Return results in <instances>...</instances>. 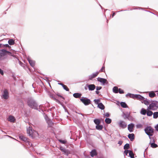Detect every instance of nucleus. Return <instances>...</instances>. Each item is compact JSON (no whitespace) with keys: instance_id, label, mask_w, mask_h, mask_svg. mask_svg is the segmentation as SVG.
Instances as JSON below:
<instances>
[{"instance_id":"obj_1","label":"nucleus","mask_w":158,"mask_h":158,"mask_svg":"<svg viewBox=\"0 0 158 158\" xmlns=\"http://www.w3.org/2000/svg\"><path fill=\"white\" fill-rule=\"evenodd\" d=\"M12 57H15V55L11 52L5 48L0 49V60H5L7 62L9 60L12 59Z\"/></svg>"},{"instance_id":"obj_2","label":"nucleus","mask_w":158,"mask_h":158,"mask_svg":"<svg viewBox=\"0 0 158 158\" xmlns=\"http://www.w3.org/2000/svg\"><path fill=\"white\" fill-rule=\"evenodd\" d=\"M27 104L30 108L36 110L40 112L38 108V105L36 101L32 98L30 97L28 98Z\"/></svg>"},{"instance_id":"obj_3","label":"nucleus","mask_w":158,"mask_h":158,"mask_svg":"<svg viewBox=\"0 0 158 158\" xmlns=\"http://www.w3.org/2000/svg\"><path fill=\"white\" fill-rule=\"evenodd\" d=\"M154 130L150 126H147L144 129L145 133L148 135L149 139H151L152 136L154 133Z\"/></svg>"},{"instance_id":"obj_4","label":"nucleus","mask_w":158,"mask_h":158,"mask_svg":"<svg viewBox=\"0 0 158 158\" xmlns=\"http://www.w3.org/2000/svg\"><path fill=\"white\" fill-rule=\"evenodd\" d=\"M80 100L85 106H88L91 104V101L87 97H82L80 98Z\"/></svg>"},{"instance_id":"obj_5","label":"nucleus","mask_w":158,"mask_h":158,"mask_svg":"<svg viewBox=\"0 0 158 158\" xmlns=\"http://www.w3.org/2000/svg\"><path fill=\"white\" fill-rule=\"evenodd\" d=\"M1 97L2 99L5 100H7L9 98V92L7 89H4Z\"/></svg>"},{"instance_id":"obj_6","label":"nucleus","mask_w":158,"mask_h":158,"mask_svg":"<svg viewBox=\"0 0 158 158\" xmlns=\"http://www.w3.org/2000/svg\"><path fill=\"white\" fill-rule=\"evenodd\" d=\"M19 138L20 139L24 142L27 145L30 146L32 145V144L30 143L28 138L23 135H20Z\"/></svg>"},{"instance_id":"obj_7","label":"nucleus","mask_w":158,"mask_h":158,"mask_svg":"<svg viewBox=\"0 0 158 158\" xmlns=\"http://www.w3.org/2000/svg\"><path fill=\"white\" fill-rule=\"evenodd\" d=\"M97 80L98 81L102 83L103 85L108 84V81L105 78L98 77L97 78Z\"/></svg>"},{"instance_id":"obj_8","label":"nucleus","mask_w":158,"mask_h":158,"mask_svg":"<svg viewBox=\"0 0 158 158\" xmlns=\"http://www.w3.org/2000/svg\"><path fill=\"white\" fill-rule=\"evenodd\" d=\"M59 149L62 152H63V154L64 155H66L67 156H68L70 154V151L65 148H63L61 146H60L59 147Z\"/></svg>"},{"instance_id":"obj_9","label":"nucleus","mask_w":158,"mask_h":158,"mask_svg":"<svg viewBox=\"0 0 158 158\" xmlns=\"http://www.w3.org/2000/svg\"><path fill=\"white\" fill-rule=\"evenodd\" d=\"M135 124L133 123H131L128 125V130L130 132H133L134 130Z\"/></svg>"},{"instance_id":"obj_10","label":"nucleus","mask_w":158,"mask_h":158,"mask_svg":"<svg viewBox=\"0 0 158 158\" xmlns=\"http://www.w3.org/2000/svg\"><path fill=\"white\" fill-rule=\"evenodd\" d=\"M86 86L87 87L89 91L94 90L96 88L95 85L94 84L87 83L86 84Z\"/></svg>"},{"instance_id":"obj_11","label":"nucleus","mask_w":158,"mask_h":158,"mask_svg":"<svg viewBox=\"0 0 158 158\" xmlns=\"http://www.w3.org/2000/svg\"><path fill=\"white\" fill-rule=\"evenodd\" d=\"M118 125L119 127L123 129L125 128L127 126V124L123 121L120 120L118 123Z\"/></svg>"},{"instance_id":"obj_12","label":"nucleus","mask_w":158,"mask_h":158,"mask_svg":"<svg viewBox=\"0 0 158 158\" xmlns=\"http://www.w3.org/2000/svg\"><path fill=\"white\" fill-rule=\"evenodd\" d=\"M27 59L30 66H31L32 67H33L35 65V61L32 60L29 56H28Z\"/></svg>"},{"instance_id":"obj_13","label":"nucleus","mask_w":158,"mask_h":158,"mask_svg":"<svg viewBox=\"0 0 158 158\" xmlns=\"http://www.w3.org/2000/svg\"><path fill=\"white\" fill-rule=\"evenodd\" d=\"M99 74V72L97 71L96 73H93L92 74L88 76L89 80H92L93 78L96 77Z\"/></svg>"},{"instance_id":"obj_14","label":"nucleus","mask_w":158,"mask_h":158,"mask_svg":"<svg viewBox=\"0 0 158 158\" xmlns=\"http://www.w3.org/2000/svg\"><path fill=\"white\" fill-rule=\"evenodd\" d=\"M134 99H137L138 100H144L145 98L140 94H135Z\"/></svg>"},{"instance_id":"obj_15","label":"nucleus","mask_w":158,"mask_h":158,"mask_svg":"<svg viewBox=\"0 0 158 158\" xmlns=\"http://www.w3.org/2000/svg\"><path fill=\"white\" fill-rule=\"evenodd\" d=\"M27 133L29 134V136H31L33 139H34V137L32 134V130L29 127L27 129Z\"/></svg>"},{"instance_id":"obj_16","label":"nucleus","mask_w":158,"mask_h":158,"mask_svg":"<svg viewBox=\"0 0 158 158\" xmlns=\"http://www.w3.org/2000/svg\"><path fill=\"white\" fill-rule=\"evenodd\" d=\"M90 154L92 157H93L94 156H97L98 154V153L96 149H92L91 152H90Z\"/></svg>"},{"instance_id":"obj_17","label":"nucleus","mask_w":158,"mask_h":158,"mask_svg":"<svg viewBox=\"0 0 158 158\" xmlns=\"http://www.w3.org/2000/svg\"><path fill=\"white\" fill-rule=\"evenodd\" d=\"M130 112H126V113H125L124 112H123L122 116L124 118V119H127V118L130 115Z\"/></svg>"},{"instance_id":"obj_18","label":"nucleus","mask_w":158,"mask_h":158,"mask_svg":"<svg viewBox=\"0 0 158 158\" xmlns=\"http://www.w3.org/2000/svg\"><path fill=\"white\" fill-rule=\"evenodd\" d=\"M128 137L131 141H133L135 138V135L133 133L129 134Z\"/></svg>"},{"instance_id":"obj_19","label":"nucleus","mask_w":158,"mask_h":158,"mask_svg":"<svg viewBox=\"0 0 158 158\" xmlns=\"http://www.w3.org/2000/svg\"><path fill=\"white\" fill-rule=\"evenodd\" d=\"M8 119V121L12 123H14L15 120V117L12 115L9 116Z\"/></svg>"},{"instance_id":"obj_20","label":"nucleus","mask_w":158,"mask_h":158,"mask_svg":"<svg viewBox=\"0 0 158 158\" xmlns=\"http://www.w3.org/2000/svg\"><path fill=\"white\" fill-rule=\"evenodd\" d=\"M155 102H152L149 105V106L150 107V108L153 107H158V106L157 105V103H158V102L156 101H154Z\"/></svg>"},{"instance_id":"obj_21","label":"nucleus","mask_w":158,"mask_h":158,"mask_svg":"<svg viewBox=\"0 0 158 158\" xmlns=\"http://www.w3.org/2000/svg\"><path fill=\"white\" fill-rule=\"evenodd\" d=\"M45 119L47 122V123L49 125L50 124H51L52 123V121L51 119L49 118L48 116L47 115H45L44 116Z\"/></svg>"},{"instance_id":"obj_22","label":"nucleus","mask_w":158,"mask_h":158,"mask_svg":"<svg viewBox=\"0 0 158 158\" xmlns=\"http://www.w3.org/2000/svg\"><path fill=\"white\" fill-rule=\"evenodd\" d=\"M82 95V94L79 93H76L73 94V96L75 98H78L80 97Z\"/></svg>"},{"instance_id":"obj_23","label":"nucleus","mask_w":158,"mask_h":158,"mask_svg":"<svg viewBox=\"0 0 158 158\" xmlns=\"http://www.w3.org/2000/svg\"><path fill=\"white\" fill-rule=\"evenodd\" d=\"M98 107L101 110H104L105 108L104 106L101 102L99 103L98 105Z\"/></svg>"},{"instance_id":"obj_24","label":"nucleus","mask_w":158,"mask_h":158,"mask_svg":"<svg viewBox=\"0 0 158 158\" xmlns=\"http://www.w3.org/2000/svg\"><path fill=\"white\" fill-rule=\"evenodd\" d=\"M121 107L123 108H128V106L125 102H121L120 103Z\"/></svg>"},{"instance_id":"obj_25","label":"nucleus","mask_w":158,"mask_h":158,"mask_svg":"<svg viewBox=\"0 0 158 158\" xmlns=\"http://www.w3.org/2000/svg\"><path fill=\"white\" fill-rule=\"evenodd\" d=\"M149 108L148 107L147 110H148V111L147 112L146 114L148 116L150 117L151 116L152 114H153V112L149 110Z\"/></svg>"},{"instance_id":"obj_26","label":"nucleus","mask_w":158,"mask_h":158,"mask_svg":"<svg viewBox=\"0 0 158 158\" xmlns=\"http://www.w3.org/2000/svg\"><path fill=\"white\" fill-rule=\"evenodd\" d=\"M15 40L11 39H9L8 41V43L9 45H12L15 44Z\"/></svg>"},{"instance_id":"obj_27","label":"nucleus","mask_w":158,"mask_h":158,"mask_svg":"<svg viewBox=\"0 0 158 158\" xmlns=\"http://www.w3.org/2000/svg\"><path fill=\"white\" fill-rule=\"evenodd\" d=\"M147 110L144 108H142L140 111V114L143 115H145L147 114Z\"/></svg>"},{"instance_id":"obj_28","label":"nucleus","mask_w":158,"mask_h":158,"mask_svg":"<svg viewBox=\"0 0 158 158\" xmlns=\"http://www.w3.org/2000/svg\"><path fill=\"white\" fill-rule=\"evenodd\" d=\"M15 60V61H18L19 64L22 67H24V64L21 61H20L19 59L15 55V57H13Z\"/></svg>"},{"instance_id":"obj_29","label":"nucleus","mask_w":158,"mask_h":158,"mask_svg":"<svg viewBox=\"0 0 158 158\" xmlns=\"http://www.w3.org/2000/svg\"><path fill=\"white\" fill-rule=\"evenodd\" d=\"M149 96L151 98H153L156 96V94L153 91L149 92Z\"/></svg>"},{"instance_id":"obj_30","label":"nucleus","mask_w":158,"mask_h":158,"mask_svg":"<svg viewBox=\"0 0 158 158\" xmlns=\"http://www.w3.org/2000/svg\"><path fill=\"white\" fill-rule=\"evenodd\" d=\"M94 122L96 125H97L100 124V123H101V121L99 119L95 118L94 119Z\"/></svg>"},{"instance_id":"obj_31","label":"nucleus","mask_w":158,"mask_h":158,"mask_svg":"<svg viewBox=\"0 0 158 158\" xmlns=\"http://www.w3.org/2000/svg\"><path fill=\"white\" fill-rule=\"evenodd\" d=\"M103 128V126L100 124L96 125V128L98 130H101Z\"/></svg>"},{"instance_id":"obj_32","label":"nucleus","mask_w":158,"mask_h":158,"mask_svg":"<svg viewBox=\"0 0 158 158\" xmlns=\"http://www.w3.org/2000/svg\"><path fill=\"white\" fill-rule=\"evenodd\" d=\"M135 95V94H132L130 93H128V94L126 95L125 96L127 97H129L130 98L134 99Z\"/></svg>"},{"instance_id":"obj_33","label":"nucleus","mask_w":158,"mask_h":158,"mask_svg":"<svg viewBox=\"0 0 158 158\" xmlns=\"http://www.w3.org/2000/svg\"><path fill=\"white\" fill-rule=\"evenodd\" d=\"M118 88L117 86H114L112 89L113 92L115 94H117L118 93Z\"/></svg>"},{"instance_id":"obj_34","label":"nucleus","mask_w":158,"mask_h":158,"mask_svg":"<svg viewBox=\"0 0 158 158\" xmlns=\"http://www.w3.org/2000/svg\"><path fill=\"white\" fill-rule=\"evenodd\" d=\"M105 121L106 124H109L111 123L112 120L109 118H106Z\"/></svg>"},{"instance_id":"obj_35","label":"nucleus","mask_w":158,"mask_h":158,"mask_svg":"<svg viewBox=\"0 0 158 158\" xmlns=\"http://www.w3.org/2000/svg\"><path fill=\"white\" fill-rule=\"evenodd\" d=\"M143 102H142V103H143L146 105H148L149 103V100H148L147 98L145 99L144 100H142Z\"/></svg>"},{"instance_id":"obj_36","label":"nucleus","mask_w":158,"mask_h":158,"mask_svg":"<svg viewBox=\"0 0 158 158\" xmlns=\"http://www.w3.org/2000/svg\"><path fill=\"white\" fill-rule=\"evenodd\" d=\"M150 146L152 148H156L158 147L157 144L155 143H152L150 144Z\"/></svg>"},{"instance_id":"obj_37","label":"nucleus","mask_w":158,"mask_h":158,"mask_svg":"<svg viewBox=\"0 0 158 158\" xmlns=\"http://www.w3.org/2000/svg\"><path fill=\"white\" fill-rule=\"evenodd\" d=\"M129 156L131 158H135L134 157V154L133 152L130 150L129 153Z\"/></svg>"},{"instance_id":"obj_38","label":"nucleus","mask_w":158,"mask_h":158,"mask_svg":"<svg viewBox=\"0 0 158 158\" xmlns=\"http://www.w3.org/2000/svg\"><path fill=\"white\" fill-rule=\"evenodd\" d=\"M158 118V112H155L153 113V118L156 119Z\"/></svg>"},{"instance_id":"obj_39","label":"nucleus","mask_w":158,"mask_h":158,"mask_svg":"<svg viewBox=\"0 0 158 158\" xmlns=\"http://www.w3.org/2000/svg\"><path fill=\"white\" fill-rule=\"evenodd\" d=\"M130 148L129 144L128 143H126L123 147V149L126 150V149H128Z\"/></svg>"},{"instance_id":"obj_40","label":"nucleus","mask_w":158,"mask_h":158,"mask_svg":"<svg viewBox=\"0 0 158 158\" xmlns=\"http://www.w3.org/2000/svg\"><path fill=\"white\" fill-rule=\"evenodd\" d=\"M97 72H99V73L100 72H105V66L103 65L100 69L98 71H97Z\"/></svg>"},{"instance_id":"obj_41","label":"nucleus","mask_w":158,"mask_h":158,"mask_svg":"<svg viewBox=\"0 0 158 158\" xmlns=\"http://www.w3.org/2000/svg\"><path fill=\"white\" fill-rule=\"evenodd\" d=\"M58 141L62 144H66L67 143V141L65 140H62V139H59Z\"/></svg>"},{"instance_id":"obj_42","label":"nucleus","mask_w":158,"mask_h":158,"mask_svg":"<svg viewBox=\"0 0 158 158\" xmlns=\"http://www.w3.org/2000/svg\"><path fill=\"white\" fill-rule=\"evenodd\" d=\"M48 94L50 96V97L52 98H53L54 100L55 98H55V95L53 94H52L50 92H48Z\"/></svg>"},{"instance_id":"obj_43","label":"nucleus","mask_w":158,"mask_h":158,"mask_svg":"<svg viewBox=\"0 0 158 158\" xmlns=\"http://www.w3.org/2000/svg\"><path fill=\"white\" fill-rule=\"evenodd\" d=\"M94 103L95 104L98 105L99 103H100V100L99 99H95L94 100Z\"/></svg>"},{"instance_id":"obj_44","label":"nucleus","mask_w":158,"mask_h":158,"mask_svg":"<svg viewBox=\"0 0 158 158\" xmlns=\"http://www.w3.org/2000/svg\"><path fill=\"white\" fill-rule=\"evenodd\" d=\"M62 87L63 88V89L64 90H66V91H69V89L68 88V87H67V86L66 85H64L62 86Z\"/></svg>"},{"instance_id":"obj_45","label":"nucleus","mask_w":158,"mask_h":158,"mask_svg":"<svg viewBox=\"0 0 158 158\" xmlns=\"http://www.w3.org/2000/svg\"><path fill=\"white\" fill-rule=\"evenodd\" d=\"M127 119L129 121H132L133 120L134 118L132 116L130 115Z\"/></svg>"},{"instance_id":"obj_46","label":"nucleus","mask_w":158,"mask_h":158,"mask_svg":"<svg viewBox=\"0 0 158 158\" xmlns=\"http://www.w3.org/2000/svg\"><path fill=\"white\" fill-rule=\"evenodd\" d=\"M150 139L149 144H150V143H155V141L154 140V139L153 137L152 138L151 137V139Z\"/></svg>"},{"instance_id":"obj_47","label":"nucleus","mask_w":158,"mask_h":158,"mask_svg":"<svg viewBox=\"0 0 158 158\" xmlns=\"http://www.w3.org/2000/svg\"><path fill=\"white\" fill-rule=\"evenodd\" d=\"M118 92L120 94H123L124 93V91L121 88H118Z\"/></svg>"},{"instance_id":"obj_48","label":"nucleus","mask_w":158,"mask_h":158,"mask_svg":"<svg viewBox=\"0 0 158 158\" xmlns=\"http://www.w3.org/2000/svg\"><path fill=\"white\" fill-rule=\"evenodd\" d=\"M126 10H122L120 11L116 12V13L118 12H120V11H126ZM112 13H113L112 14V17H113L115 15L116 13H115V12L114 11H112Z\"/></svg>"},{"instance_id":"obj_49","label":"nucleus","mask_w":158,"mask_h":158,"mask_svg":"<svg viewBox=\"0 0 158 158\" xmlns=\"http://www.w3.org/2000/svg\"><path fill=\"white\" fill-rule=\"evenodd\" d=\"M130 151V150H125L124 152V155L127 156L128 153H129Z\"/></svg>"},{"instance_id":"obj_50","label":"nucleus","mask_w":158,"mask_h":158,"mask_svg":"<svg viewBox=\"0 0 158 158\" xmlns=\"http://www.w3.org/2000/svg\"><path fill=\"white\" fill-rule=\"evenodd\" d=\"M56 94V95H57L58 97H60L61 98H62L64 100L65 99L64 97H63L62 96L60 93H57Z\"/></svg>"},{"instance_id":"obj_51","label":"nucleus","mask_w":158,"mask_h":158,"mask_svg":"<svg viewBox=\"0 0 158 158\" xmlns=\"http://www.w3.org/2000/svg\"><path fill=\"white\" fill-rule=\"evenodd\" d=\"M3 48H4L5 47L6 48H10L11 47L9 45V44H2Z\"/></svg>"},{"instance_id":"obj_52","label":"nucleus","mask_w":158,"mask_h":158,"mask_svg":"<svg viewBox=\"0 0 158 158\" xmlns=\"http://www.w3.org/2000/svg\"><path fill=\"white\" fill-rule=\"evenodd\" d=\"M136 127L137 128H140L141 127H142V125L141 124L139 123V124H136Z\"/></svg>"},{"instance_id":"obj_53","label":"nucleus","mask_w":158,"mask_h":158,"mask_svg":"<svg viewBox=\"0 0 158 158\" xmlns=\"http://www.w3.org/2000/svg\"><path fill=\"white\" fill-rule=\"evenodd\" d=\"M54 100L56 102L58 103V104H60V105L62 104V103H61L60 101H59L58 99H56V98H55Z\"/></svg>"},{"instance_id":"obj_54","label":"nucleus","mask_w":158,"mask_h":158,"mask_svg":"<svg viewBox=\"0 0 158 158\" xmlns=\"http://www.w3.org/2000/svg\"><path fill=\"white\" fill-rule=\"evenodd\" d=\"M103 115L107 117H109L110 116V114L109 112H106Z\"/></svg>"},{"instance_id":"obj_55","label":"nucleus","mask_w":158,"mask_h":158,"mask_svg":"<svg viewBox=\"0 0 158 158\" xmlns=\"http://www.w3.org/2000/svg\"><path fill=\"white\" fill-rule=\"evenodd\" d=\"M96 89L97 90H99L102 88V87L100 86H97L96 87Z\"/></svg>"},{"instance_id":"obj_56","label":"nucleus","mask_w":158,"mask_h":158,"mask_svg":"<svg viewBox=\"0 0 158 158\" xmlns=\"http://www.w3.org/2000/svg\"><path fill=\"white\" fill-rule=\"evenodd\" d=\"M0 74L2 75L4 74V72L3 70L0 68Z\"/></svg>"},{"instance_id":"obj_57","label":"nucleus","mask_w":158,"mask_h":158,"mask_svg":"<svg viewBox=\"0 0 158 158\" xmlns=\"http://www.w3.org/2000/svg\"><path fill=\"white\" fill-rule=\"evenodd\" d=\"M155 130L156 131H158V124H157L155 127H154Z\"/></svg>"},{"instance_id":"obj_58","label":"nucleus","mask_w":158,"mask_h":158,"mask_svg":"<svg viewBox=\"0 0 158 158\" xmlns=\"http://www.w3.org/2000/svg\"><path fill=\"white\" fill-rule=\"evenodd\" d=\"M137 9L143 10V8H142L140 7H135L134 8V10Z\"/></svg>"},{"instance_id":"obj_59","label":"nucleus","mask_w":158,"mask_h":158,"mask_svg":"<svg viewBox=\"0 0 158 158\" xmlns=\"http://www.w3.org/2000/svg\"><path fill=\"white\" fill-rule=\"evenodd\" d=\"M123 143V141H119L118 142V143L120 145H121Z\"/></svg>"},{"instance_id":"obj_60","label":"nucleus","mask_w":158,"mask_h":158,"mask_svg":"<svg viewBox=\"0 0 158 158\" xmlns=\"http://www.w3.org/2000/svg\"><path fill=\"white\" fill-rule=\"evenodd\" d=\"M61 106H62V107L63 108L64 110H65V109H66V107L65 106H64V105L63 103L61 105Z\"/></svg>"},{"instance_id":"obj_61","label":"nucleus","mask_w":158,"mask_h":158,"mask_svg":"<svg viewBox=\"0 0 158 158\" xmlns=\"http://www.w3.org/2000/svg\"><path fill=\"white\" fill-rule=\"evenodd\" d=\"M99 90H96V91H95V93L96 94L98 95V94L99 93H100V92L99 91H98Z\"/></svg>"},{"instance_id":"obj_62","label":"nucleus","mask_w":158,"mask_h":158,"mask_svg":"<svg viewBox=\"0 0 158 158\" xmlns=\"http://www.w3.org/2000/svg\"><path fill=\"white\" fill-rule=\"evenodd\" d=\"M64 111H65V112H67L68 113V114L69 115V112L68 111V110H67V108H66V109H65V110H64Z\"/></svg>"},{"instance_id":"obj_63","label":"nucleus","mask_w":158,"mask_h":158,"mask_svg":"<svg viewBox=\"0 0 158 158\" xmlns=\"http://www.w3.org/2000/svg\"><path fill=\"white\" fill-rule=\"evenodd\" d=\"M13 80L15 81H16L17 80V78H16V76H14V77H13Z\"/></svg>"},{"instance_id":"obj_64","label":"nucleus","mask_w":158,"mask_h":158,"mask_svg":"<svg viewBox=\"0 0 158 158\" xmlns=\"http://www.w3.org/2000/svg\"><path fill=\"white\" fill-rule=\"evenodd\" d=\"M123 137L125 139L128 140V138L126 136H123Z\"/></svg>"}]
</instances>
